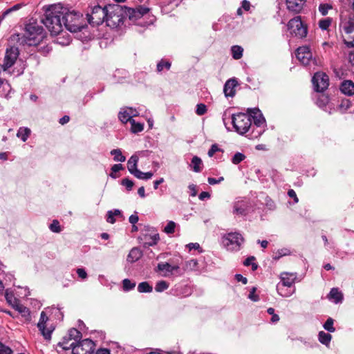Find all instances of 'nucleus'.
<instances>
[{
    "instance_id": "62",
    "label": "nucleus",
    "mask_w": 354,
    "mask_h": 354,
    "mask_svg": "<svg viewBox=\"0 0 354 354\" xmlns=\"http://www.w3.org/2000/svg\"><path fill=\"white\" fill-rule=\"evenodd\" d=\"M288 195L290 198H293L295 202H298L299 199L297 196L296 192L293 189H289L288 192Z\"/></svg>"
},
{
    "instance_id": "6",
    "label": "nucleus",
    "mask_w": 354,
    "mask_h": 354,
    "mask_svg": "<svg viewBox=\"0 0 354 354\" xmlns=\"http://www.w3.org/2000/svg\"><path fill=\"white\" fill-rule=\"evenodd\" d=\"M108 6H94L86 14L88 22L93 26H98L106 20Z\"/></svg>"
},
{
    "instance_id": "20",
    "label": "nucleus",
    "mask_w": 354,
    "mask_h": 354,
    "mask_svg": "<svg viewBox=\"0 0 354 354\" xmlns=\"http://www.w3.org/2000/svg\"><path fill=\"white\" fill-rule=\"evenodd\" d=\"M287 9L294 14L299 13L304 8V3L302 1L299 3L298 1H286Z\"/></svg>"
},
{
    "instance_id": "33",
    "label": "nucleus",
    "mask_w": 354,
    "mask_h": 354,
    "mask_svg": "<svg viewBox=\"0 0 354 354\" xmlns=\"http://www.w3.org/2000/svg\"><path fill=\"white\" fill-rule=\"evenodd\" d=\"M152 290V286L147 281L141 282L138 286V291L139 292H151Z\"/></svg>"
},
{
    "instance_id": "25",
    "label": "nucleus",
    "mask_w": 354,
    "mask_h": 354,
    "mask_svg": "<svg viewBox=\"0 0 354 354\" xmlns=\"http://www.w3.org/2000/svg\"><path fill=\"white\" fill-rule=\"evenodd\" d=\"M31 131L28 127H20L17 133V136L20 138L23 142H26L29 136L30 135Z\"/></svg>"
},
{
    "instance_id": "59",
    "label": "nucleus",
    "mask_w": 354,
    "mask_h": 354,
    "mask_svg": "<svg viewBox=\"0 0 354 354\" xmlns=\"http://www.w3.org/2000/svg\"><path fill=\"white\" fill-rule=\"evenodd\" d=\"M235 279L237 281H241L243 284H246L248 283L247 278L243 277L241 274H235Z\"/></svg>"
},
{
    "instance_id": "2",
    "label": "nucleus",
    "mask_w": 354,
    "mask_h": 354,
    "mask_svg": "<svg viewBox=\"0 0 354 354\" xmlns=\"http://www.w3.org/2000/svg\"><path fill=\"white\" fill-rule=\"evenodd\" d=\"M64 10L65 7L61 3L51 5L46 9L42 22L52 35H59L62 33V15Z\"/></svg>"
},
{
    "instance_id": "26",
    "label": "nucleus",
    "mask_w": 354,
    "mask_h": 354,
    "mask_svg": "<svg viewBox=\"0 0 354 354\" xmlns=\"http://www.w3.org/2000/svg\"><path fill=\"white\" fill-rule=\"evenodd\" d=\"M328 298L333 299L335 303H339L343 299V295L337 288H333L329 292Z\"/></svg>"
},
{
    "instance_id": "11",
    "label": "nucleus",
    "mask_w": 354,
    "mask_h": 354,
    "mask_svg": "<svg viewBox=\"0 0 354 354\" xmlns=\"http://www.w3.org/2000/svg\"><path fill=\"white\" fill-rule=\"evenodd\" d=\"M94 350V342L89 339H85L73 346V354H92Z\"/></svg>"
},
{
    "instance_id": "53",
    "label": "nucleus",
    "mask_w": 354,
    "mask_h": 354,
    "mask_svg": "<svg viewBox=\"0 0 354 354\" xmlns=\"http://www.w3.org/2000/svg\"><path fill=\"white\" fill-rule=\"evenodd\" d=\"M76 272L78 275V277L81 279H86L88 277L87 275V273L86 272V270L84 269V268H77L76 270Z\"/></svg>"
},
{
    "instance_id": "51",
    "label": "nucleus",
    "mask_w": 354,
    "mask_h": 354,
    "mask_svg": "<svg viewBox=\"0 0 354 354\" xmlns=\"http://www.w3.org/2000/svg\"><path fill=\"white\" fill-rule=\"evenodd\" d=\"M121 184L123 186H125L128 191L131 190L133 188V186L134 185L133 182L132 180H129V178L122 179L121 181Z\"/></svg>"
},
{
    "instance_id": "17",
    "label": "nucleus",
    "mask_w": 354,
    "mask_h": 354,
    "mask_svg": "<svg viewBox=\"0 0 354 354\" xmlns=\"http://www.w3.org/2000/svg\"><path fill=\"white\" fill-rule=\"evenodd\" d=\"M297 275L294 273L283 272L281 274V280L283 286L291 287L296 280Z\"/></svg>"
},
{
    "instance_id": "15",
    "label": "nucleus",
    "mask_w": 354,
    "mask_h": 354,
    "mask_svg": "<svg viewBox=\"0 0 354 354\" xmlns=\"http://www.w3.org/2000/svg\"><path fill=\"white\" fill-rule=\"evenodd\" d=\"M296 57L303 64L308 65L312 58V53L306 46H300L296 50Z\"/></svg>"
},
{
    "instance_id": "37",
    "label": "nucleus",
    "mask_w": 354,
    "mask_h": 354,
    "mask_svg": "<svg viewBox=\"0 0 354 354\" xmlns=\"http://www.w3.org/2000/svg\"><path fill=\"white\" fill-rule=\"evenodd\" d=\"M171 67V62L164 59H161L157 64V71L162 72L164 69L169 70Z\"/></svg>"
},
{
    "instance_id": "49",
    "label": "nucleus",
    "mask_w": 354,
    "mask_h": 354,
    "mask_svg": "<svg viewBox=\"0 0 354 354\" xmlns=\"http://www.w3.org/2000/svg\"><path fill=\"white\" fill-rule=\"evenodd\" d=\"M12 307L19 313H23L24 315L28 314V309L24 306L20 304L19 301Z\"/></svg>"
},
{
    "instance_id": "60",
    "label": "nucleus",
    "mask_w": 354,
    "mask_h": 354,
    "mask_svg": "<svg viewBox=\"0 0 354 354\" xmlns=\"http://www.w3.org/2000/svg\"><path fill=\"white\" fill-rule=\"evenodd\" d=\"M188 188L190 190V195L192 196H196L197 194L196 186L195 185L192 184L188 186Z\"/></svg>"
},
{
    "instance_id": "36",
    "label": "nucleus",
    "mask_w": 354,
    "mask_h": 354,
    "mask_svg": "<svg viewBox=\"0 0 354 354\" xmlns=\"http://www.w3.org/2000/svg\"><path fill=\"white\" fill-rule=\"evenodd\" d=\"M169 287V283L166 281L161 280L158 281L155 286V290L158 292H162L164 290H167Z\"/></svg>"
},
{
    "instance_id": "1",
    "label": "nucleus",
    "mask_w": 354,
    "mask_h": 354,
    "mask_svg": "<svg viewBox=\"0 0 354 354\" xmlns=\"http://www.w3.org/2000/svg\"><path fill=\"white\" fill-rule=\"evenodd\" d=\"M149 10L148 8L144 6L133 8L118 3L109 4L106 23L111 28H115L122 25L127 18L131 22H136Z\"/></svg>"
},
{
    "instance_id": "50",
    "label": "nucleus",
    "mask_w": 354,
    "mask_h": 354,
    "mask_svg": "<svg viewBox=\"0 0 354 354\" xmlns=\"http://www.w3.org/2000/svg\"><path fill=\"white\" fill-rule=\"evenodd\" d=\"M234 212L237 214L245 215L247 213V209L242 205V204L236 203L234 206Z\"/></svg>"
},
{
    "instance_id": "64",
    "label": "nucleus",
    "mask_w": 354,
    "mask_h": 354,
    "mask_svg": "<svg viewBox=\"0 0 354 354\" xmlns=\"http://www.w3.org/2000/svg\"><path fill=\"white\" fill-rule=\"evenodd\" d=\"M345 31L348 34L354 32V23L349 24L348 26L345 28Z\"/></svg>"
},
{
    "instance_id": "9",
    "label": "nucleus",
    "mask_w": 354,
    "mask_h": 354,
    "mask_svg": "<svg viewBox=\"0 0 354 354\" xmlns=\"http://www.w3.org/2000/svg\"><path fill=\"white\" fill-rule=\"evenodd\" d=\"M243 241L241 234L237 232L229 233L227 236H223V245L228 250H239Z\"/></svg>"
},
{
    "instance_id": "30",
    "label": "nucleus",
    "mask_w": 354,
    "mask_h": 354,
    "mask_svg": "<svg viewBox=\"0 0 354 354\" xmlns=\"http://www.w3.org/2000/svg\"><path fill=\"white\" fill-rule=\"evenodd\" d=\"M318 336H319V341L322 344H325V345H328L330 343L331 338H332V336L330 334L325 333L324 331H320L319 333Z\"/></svg>"
},
{
    "instance_id": "8",
    "label": "nucleus",
    "mask_w": 354,
    "mask_h": 354,
    "mask_svg": "<svg viewBox=\"0 0 354 354\" xmlns=\"http://www.w3.org/2000/svg\"><path fill=\"white\" fill-rule=\"evenodd\" d=\"M19 50L16 47H10L7 48L5 53V56L2 64L0 65V68L3 72H8L10 75L11 72L9 69L14 65L19 56Z\"/></svg>"
},
{
    "instance_id": "63",
    "label": "nucleus",
    "mask_w": 354,
    "mask_h": 354,
    "mask_svg": "<svg viewBox=\"0 0 354 354\" xmlns=\"http://www.w3.org/2000/svg\"><path fill=\"white\" fill-rule=\"evenodd\" d=\"M139 220V218L136 214H131L129 216V221L132 225H135Z\"/></svg>"
},
{
    "instance_id": "13",
    "label": "nucleus",
    "mask_w": 354,
    "mask_h": 354,
    "mask_svg": "<svg viewBox=\"0 0 354 354\" xmlns=\"http://www.w3.org/2000/svg\"><path fill=\"white\" fill-rule=\"evenodd\" d=\"M158 271L163 272L162 276L165 277H169L176 274L178 276L183 274V272L178 265H171L167 262L159 263L157 266Z\"/></svg>"
},
{
    "instance_id": "10",
    "label": "nucleus",
    "mask_w": 354,
    "mask_h": 354,
    "mask_svg": "<svg viewBox=\"0 0 354 354\" xmlns=\"http://www.w3.org/2000/svg\"><path fill=\"white\" fill-rule=\"evenodd\" d=\"M314 88L317 92H324L329 86V77L324 72H317L312 78Z\"/></svg>"
},
{
    "instance_id": "3",
    "label": "nucleus",
    "mask_w": 354,
    "mask_h": 354,
    "mask_svg": "<svg viewBox=\"0 0 354 354\" xmlns=\"http://www.w3.org/2000/svg\"><path fill=\"white\" fill-rule=\"evenodd\" d=\"M66 10L63 12L62 21L65 28L71 32H78L82 31L86 24L82 18V15L74 10H69L65 7Z\"/></svg>"
},
{
    "instance_id": "48",
    "label": "nucleus",
    "mask_w": 354,
    "mask_h": 354,
    "mask_svg": "<svg viewBox=\"0 0 354 354\" xmlns=\"http://www.w3.org/2000/svg\"><path fill=\"white\" fill-rule=\"evenodd\" d=\"M207 112V106L204 104H198L196 105V113L198 115H203Z\"/></svg>"
},
{
    "instance_id": "28",
    "label": "nucleus",
    "mask_w": 354,
    "mask_h": 354,
    "mask_svg": "<svg viewBox=\"0 0 354 354\" xmlns=\"http://www.w3.org/2000/svg\"><path fill=\"white\" fill-rule=\"evenodd\" d=\"M111 154L113 156V160L116 162H124L126 158L122 155L120 149H115L111 151Z\"/></svg>"
},
{
    "instance_id": "52",
    "label": "nucleus",
    "mask_w": 354,
    "mask_h": 354,
    "mask_svg": "<svg viewBox=\"0 0 354 354\" xmlns=\"http://www.w3.org/2000/svg\"><path fill=\"white\" fill-rule=\"evenodd\" d=\"M125 109L127 110V111L129 113L128 117L130 118L131 119H132V118L138 116L139 115L138 111L135 109H133L131 107H127V108H125Z\"/></svg>"
},
{
    "instance_id": "43",
    "label": "nucleus",
    "mask_w": 354,
    "mask_h": 354,
    "mask_svg": "<svg viewBox=\"0 0 354 354\" xmlns=\"http://www.w3.org/2000/svg\"><path fill=\"white\" fill-rule=\"evenodd\" d=\"M246 156L240 152H236L232 158V162L238 165L245 159Z\"/></svg>"
},
{
    "instance_id": "58",
    "label": "nucleus",
    "mask_w": 354,
    "mask_h": 354,
    "mask_svg": "<svg viewBox=\"0 0 354 354\" xmlns=\"http://www.w3.org/2000/svg\"><path fill=\"white\" fill-rule=\"evenodd\" d=\"M106 221L112 224L115 222V219L114 218L113 212L112 210H110L107 212Z\"/></svg>"
},
{
    "instance_id": "24",
    "label": "nucleus",
    "mask_w": 354,
    "mask_h": 354,
    "mask_svg": "<svg viewBox=\"0 0 354 354\" xmlns=\"http://www.w3.org/2000/svg\"><path fill=\"white\" fill-rule=\"evenodd\" d=\"M190 166L194 171L197 173L201 171L203 167L202 160L198 156H194L191 161Z\"/></svg>"
},
{
    "instance_id": "44",
    "label": "nucleus",
    "mask_w": 354,
    "mask_h": 354,
    "mask_svg": "<svg viewBox=\"0 0 354 354\" xmlns=\"http://www.w3.org/2000/svg\"><path fill=\"white\" fill-rule=\"evenodd\" d=\"M333 9V6L330 3H321L319 6V11L324 16L326 15L329 10Z\"/></svg>"
},
{
    "instance_id": "39",
    "label": "nucleus",
    "mask_w": 354,
    "mask_h": 354,
    "mask_svg": "<svg viewBox=\"0 0 354 354\" xmlns=\"http://www.w3.org/2000/svg\"><path fill=\"white\" fill-rule=\"evenodd\" d=\"M128 115L129 113L125 109V108L121 109L118 113V118L122 123H127V122H130V120H132L130 118H129Z\"/></svg>"
},
{
    "instance_id": "14",
    "label": "nucleus",
    "mask_w": 354,
    "mask_h": 354,
    "mask_svg": "<svg viewBox=\"0 0 354 354\" xmlns=\"http://www.w3.org/2000/svg\"><path fill=\"white\" fill-rule=\"evenodd\" d=\"M146 230L148 233L143 234L142 238L145 241L143 243L144 247L156 245L160 240L159 234L153 227H147Z\"/></svg>"
},
{
    "instance_id": "40",
    "label": "nucleus",
    "mask_w": 354,
    "mask_h": 354,
    "mask_svg": "<svg viewBox=\"0 0 354 354\" xmlns=\"http://www.w3.org/2000/svg\"><path fill=\"white\" fill-rule=\"evenodd\" d=\"M176 223L172 221H168L167 224L163 229V232L167 234H173L175 232Z\"/></svg>"
},
{
    "instance_id": "42",
    "label": "nucleus",
    "mask_w": 354,
    "mask_h": 354,
    "mask_svg": "<svg viewBox=\"0 0 354 354\" xmlns=\"http://www.w3.org/2000/svg\"><path fill=\"white\" fill-rule=\"evenodd\" d=\"M331 18L328 17L326 19H322L319 21V26L321 29L326 30L329 28V26L331 24Z\"/></svg>"
},
{
    "instance_id": "61",
    "label": "nucleus",
    "mask_w": 354,
    "mask_h": 354,
    "mask_svg": "<svg viewBox=\"0 0 354 354\" xmlns=\"http://www.w3.org/2000/svg\"><path fill=\"white\" fill-rule=\"evenodd\" d=\"M186 247L189 250H199L200 245L198 243H190L186 245Z\"/></svg>"
},
{
    "instance_id": "38",
    "label": "nucleus",
    "mask_w": 354,
    "mask_h": 354,
    "mask_svg": "<svg viewBox=\"0 0 354 354\" xmlns=\"http://www.w3.org/2000/svg\"><path fill=\"white\" fill-rule=\"evenodd\" d=\"M153 174L151 171L149 172H142L140 170L136 171L133 176L138 179L141 180H148L152 178Z\"/></svg>"
},
{
    "instance_id": "46",
    "label": "nucleus",
    "mask_w": 354,
    "mask_h": 354,
    "mask_svg": "<svg viewBox=\"0 0 354 354\" xmlns=\"http://www.w3.org/2000/svg\"><path fill=\"white\" fill-rule=\"evenodd\" d=\"M333 323L334 320L331 317L328 318V319L324 324V329H326L328 332H334L335 330V328L333 327Z\"/></svg>"
},
{
    "instance_id": "57",
    "label": "nucleus",
    "mask_w": 354,
    "mask_h": 354,
    "mask_svg": "<svg viewBox=\"0 0 354 354\" xmlns=\"http://www.w3.org/2000/svg\"><path fill=\"white\" fill-rule=\"evenodd\" d=\"M220 151V149L218 147V146L216 144L213 145L212 146V147L210 148V149L208 151V156L209 157H212L214 156V154L216 152V151Z\"/></svg>"
},
{
    "instance_id": "18",
    "label": "nucleus",
    "mask_w": 354,
    "mask_h": 354,
    "mask_svg": "<svg viewBox=\"0 0 354 354\" xmlns=\"http://www.w3.org/2000/svg\"><path fill=\"white\" fill-rule=\"evenodd\" d=\"M340 91L347 95H354V82L351 80H344L340 85Z\"/></svg>"
},
{
    "instance_id": "27",
    "label": "nucleus",
    "mask_w": 354,
    "mask_h": 354,
    "mask_svg": "<svg viewBox=\"0 0 354 354\" xmlns=\"http://www.w3.org/2000/svg\"><path fill=\"white\" fill-rule=\"evenodd\" d=\"M231 52L234 59H240L243 57V48L241 46L234 45L232 46Z\"/></svg>"
},
{
    "instance_id": "34",
    "label": "nucleus",
    "mask_w": 354,
    "mask_h": 354,
    "mask_svg": "<svg viewBox=\"0 0 354 354\" xmlns=\"http://www.w3.org/2000/svg\"><path fill=\"white\" fill-rule=\"evenodd\" d=\"M71 340L67 338V337H64L61 342L58 344V346L62 347L64 350H73V346H75V342H72L69 343Z\"/></svg>"
},
{
    "instance_id": "19",
    "label": "nucleus",
    "mask_w": 354,
    "mask_h": 354,
    "mask_svg": "<svg viewBox=\"0 0 354 354\" xmlns=\"http://www.w3.org/2000/svg\"><path fill=\"white\" fill-rule=\"evenodd\" d=\"M139 158L137 154L132 155L127 162V168L129 171L134 175L136 174V171H138L139 169L137 168V164L138 162Z\"/></svg>"
},
{
    "instance_id": "21",
    "label": "nucleus",
    "mask_w": 354,
    "mask_h": 354,
    "mask_svg": "<svg viewBox=\"0 0 354 354\" xmlns=\"http://www.w3.org/2000/svg\"><path fill=\"white\" fill-rule=\"evenodd\" d=\"M142 251L138 248H133L130 250L127 256V260L130 263H134L139 260L142 257Z\"/></svg>"
},
{
    "instance_id": "47",
    "label": "nucleus",
    "mask_w": 354,
    "mask_h": 354,
    "mask_svg": "<svg viewBox=\"0 0 354 354\" xmlns=\"http://www.w3.org/2000/svg\"><path fill=\"white\" fill-rule=\"evenodd\" d=\"M49 228L53 232L55 233H59L62 231L61 226L57 220H53L50 225Z\"/></svg>"
},
{
    "instance_id": "22",
    "label": "nucleus",
    "mask_w": 354,
    "mask_h": 354,
    "mask_svg": "<svg viewBox=\"0 0 354 354\" xmlns=\"http://www.w3.org/2000/svg\"><path fill=\"white\" fill-rule=\"evenodd\" d=\"M67 338L72 342H75V344L80 341L82 333L76 328H71L68 330Z\"/></svg>"
},
{
    "instance_id": "54",
    "label": "nucleus",
    "mask_w": 354,
    "mask_h": 354,
    "mask_svg": "<svg viewBox=\"0 0 354 354\" xmlns=\"http://www.w3.org/2000/svg\"><path fill=\"white\" fill-rule=\"evenodd\" d=\"M12 350L0 342V354H12Z\"/></svg>"
},
{
    "instance_id": "55",
    "label": "nucleus",
    "mask_w": 354,
    "mask_h": 354,
    "mask_svg": "<svg viewBox=\"0 0 354 354\" xmlns=\"http://www.w3.org/2000/svg\"><path fill=\"white\" fill-rule=\"evenodd\" d=\"M256 288H252L249 295L248 298L250 299L253 301H257L259 299V297L257 295L255 294Z\"/></svg>"
},
{
    "instance_id": "45",
    "label": "nucleus",
    "mask_w": 354,
    "mask_h": 354,
    "mask_svg": "<svg viewBox=\"0 0 354 354\" xmlns=\"http://www.w3.org/2000/svg\"><path fill=\"white\" fill-rule=\"evenodd\" d=\"M24 6H25V4L23 3H17V4L15 5V6H13L12 7L7 9L6 10H5L3 12V17H5L6 15H9L12 12H15V11H17V10L21 9Z\"/></svg>"
},
{
    "instance_id": "5",
    "label": "nucleus",
    "mask_w": 354,
    "mask_h": 354,
    "mask_svg": "<svg viewBox=\"0 0 354 354\" xmlns=\"http://www.w3.org/2000/svg\"><path fill=\"white\" fill-rule=\"evenodd\" d=\"M232 123L235 131L241 135L246 133L252 127V119H250V115L247 113L233 114Z\"/></svg>"
},
{
    "instance_id": "31",
    "label": "nucleus",
    "mask_w": 354,
    "mask_h": 354,
    "mask_svg": "<svg viewBox=\"0 0 354 354\" xmlns=\"http://www.w3.org/2000/svg\"><path fill=\"white\" fill-rule=\"evenodd\" d=\"M254 126L252 127V133H254V126L257 128L261 127V126L265 123V119L263 117L262 114H259V115H253Z\"/></svg>"
},
{
    "instance_id": "12",
    "label": "nucleus",
    "mask_w": 354,
    "mask_h": 354,
    "mask_svg": "<svg viewBox=\"0 0 354 354\" xmlns=\"http://www.w3.org/2000/svg\"><path fill=\"white\" fill-rule=\"evenodd\" d=\"M48 317H47L46 313L42 311L40 314L39 322L37 323V328H39V330L41 332L44 339L46 340H50L51 339V334L55 328L52 326L48 327Z\"/></svg>"
},
{
    "instance_id": "7",
    "label": "nucleus",
    "mask_w": 354,
    "mask_h": 354,
    "mask_svg": "<svg viewBox=\"0 0 354 354\" xmlns=\"http://www.w3.org/2000/svg\"><path fill=\"white\" fill-rule=\"evenodd\" d=\"M288 28L292 35L299 38L306 37L308 33V28L301 21L300 16L290 19L288 23Z\"/></svg>"
},
{
    "instance_id": "23",
    "label": "nucleus",
    "mask_w": 354,
    "mask_h": 354,
    "mask_svg": "<svg viewBox=\"0 0 354 354\" xmlns=\"http://www.w3.org/2000/svg\"><path fill=\"white\" fill-rule=\"evenodd\" d=\"M198 261L196 259H190L186 261L183 267V270L184 272L193 271L197 269L198 267Z\"/></svg>"
},
{
    "instance_id": "41",
    "label": "nucleus",
    "mask_w": 354,
    "mask_h": 354,
    "mask_svg": "<svg viewBox=\"0 0 354 354\" xmlns=\"http://www.w3.org/2000/svg\"><path fill=\"white\" fill-rule=\"evenodd\" d=\"M122 287L124 291H129L136 287V283L132 282L129 279H124L122 281Z\"/></svg>"
},
{
    "instance_id": "35",
    "label": "nucleus",
    "mask_w": 354,
    "mask_h": 354,
    "mask_svg": "<svg viewBox=\"0 0 354 354\" xmlns=\"http://www.w3.org/2000/svg\"><path fill=\"white\" fill-rule=\"evenodd\" d=\"M5 298L7 302L12 306L16 305V304L19 301L15 297L14 294L12 292H10L8 290H6Z\"/></svg>"
},
{
    "instance_id": "56",
    "label": "nucleus",
    "mask_w": 354,
    "mask_h": 354,
    "mask_svg": "<svg viewBox=\"0 0 354 354\" xmlns=\"http://www.w3.org/2000/svg\"><path fill=\"white\" fill-rule=\"evenodd\" d=\"M248 115H250V119L253 118V115H259V114H261V111L259 109L254 108V109H249L248 110Z\"/></svg>"
},
{
    "instance_id": "16",
    "label": "nucleus",
    "mask_w": 354,
    "mask_h": 354,
    "mask_svg": "<svg viewBox=\"0 0 354 354\" xmlns=\"http://www.w3.org/2000/svg\"><path fill=\"white\" fill-rule=\"evenodd\" d=\"M238 85L239 83L236 78L228 80L225 82L223 90L225 97H234L236 93V87Z\"/></svg>"
},
{
    "instance_id": "4",
    "label": "nucleus",
    "mask_w": 354,
    "mask_h": 354,
    "mask_svg": "<svg viewBox=\"0 0 354 354\" xmlns=\"http://www.w3.org/2000/svg\"><path fill=\"white\" fill-rule=\"evenodd\" d=\"M24 37L28 46H37L43 41L45 32L42 26L37 23H29L25 26Z\"/></svg>"
},
{
    "instance_id": "32",
    "label": "nucleus",
    "mask_w": 354,
    "mask_h": 354,
    "mask_svg": "<svg viewBox=\"0 0 354 354\" xmlns=\"http://www.w3.org/2000/svg\"><path fill=\"white\" fill-rule=\"evenodd\" d=\"M131 125V130L133 133H136L141 132L144 129V124L140 122H136L135 120L132 119L129 122Z\"/></svg>"
},
{
    "instance_id": "29",
    "label": "nucleus",
    "mask_w": 354,
    "mask_h": 354,
    "mask_svg": "<svg viewBox=\"0 0 354 354\" xmlns=\"http://www.w3.org/2000/svg\"><path fill=\"white\" fill-rule=\"evenodd\" d=\"M60 35H63L62 36H59L55 39L56 43L62 45V46H67L71 42V38L70 36L67 34H63L62 32Z\"/></svg>"
}]
</instances>
